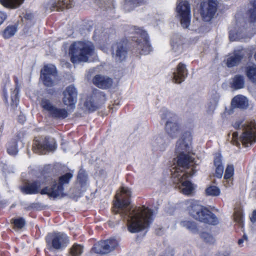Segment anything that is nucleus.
Listing matches in <instances>:
<instances>
[{
  "label": "nucleus",
  "instance_id": "obj_1",
  "mask_svg": "<svg viewBox=\"0 0 256 256\" xmlns=\"http://www.w3.org/2000/svg\"><path fill=\"white\" fill-rule=\"evenodd\" d=\"M131 192L129 188L122 187L120 193L116 195L113 212L118 214L127 222L128 230L135 233L147 228L152 221V212L144 206L132 208L130 202Z\"/></svg>",
  "mask_w": 256,
  "mask_h": 256
},
{
  "label": "nucleus",
  "instance_id": "obj_2",
  "mask_svg": "<svg viewBox=\"0 0 256 256\" xmlns=\"http://www.w3.org/2000/svg\"><path fill=\"white\" fill-rule=\"evenodd\" d=\"M173 182L179 184L181 192L186 195L191 194L194 190L193 184L186 179L196 172L194 161H176L170 169Z\"/></svg>",
  "mask_w": 256,
  "mask_h": 256
},
{
  "label": "nucleus",
  "instance_id": "obj_3",
  "mask_svg": "<svg viewBox=\"0 0 256 256\" xmlns=\"http://www.w3.org/2000/svg\"><path fill=\"white\" fill-rule=\"evenodd\" d=\"M184 204L189 214L196 220L212 225L218 223L216 216L210 210L200 204L196 200H189Z\"/></svg>",
  "mask_w": 256,
  "mask_h": 256
},
{
  "label": "nucleus",
  "instance_id": "obj_4",
  "mask_svg": "<svg viewBox=\"0 0 256 256\" xmlns=\"http://www.w3.org/2000/svg\"><path fill=\"white\" fill-rule=\"evenodd\" d=\"M94 52V46L89 41L74 42L69 48L71 61L74 64L88 62L89 57L92 56Z\"/></svg>",
  "mask_w": 256,
  "mask_h": 256
},
{
  "label": "nucleus",
  "instance_id": "obj_5",
  "mask_svg": "<svg viewBox=\"0 0 256 256\" xmlns=\"http://www.w3.org/2000/svg\"><path fill=\"white\" fill-rule=\"evenodd\" d=\"M192 135L190 132H184L176 142L175 154L176 160H195L194 154L191 152Z\"/></svg>",
  "mask_w": 256,
  "mask_h": 256
},
{
  "label": "nucleus",
  "instance_id": "obj_6",
  "mask_svg": "<svg viewBox=\"0 0 256 256\" xmlns=\"http://www.w3.org/2000/svg\"><path fill=\"white\" fill-rule=\"evenodd\" d=\"M236 129H242L240 142L245 147H248L256 142V122L254 121L242 122L236 121L234 124Z\"/></svg>",
  "mask_w": 256,
  "mask_h": 256
},
{
  "label": "nucleus",
  "instance_id": "obj_7",
  "mask_svg": "<svg viewBox=\"0 0 256 256\" xmlns=\"http://www.w3.org/2000/svg\"><path fill=\"white\" fill-rule=\"evenodd\" d=\"M132 40L136 42V52L141 54H147L152 50V47L148 41V38L146 31L136 26L130 28Z\"/></svg>",
  "mask_w": 256,
  "mask_h": 256
},
{
  "label": "nucleus",
  "instance_id": "obj_8",
  "mask_svg": "<svg viewBox=\"0 0 256 256\" xmlns=\"http://www.w3.org/2000/svg\"><path fill=\"white\" fill-rule=\"evenodd\" d=\"M160 112L161 122L165 123L166 132L172 138H176L181 130L176 116L166 109H163Z\"/></svg>",
  "mask_w": 256,
  "mask_h": 256
},
{
  "label": "nucleus",
  "instance_id": "obj_9",
  "mask_svg": "<svg viewBox=\"0 0 256 256\" xmlns=\"http://www.w3.org/2000/svg\"><path fill=\"white\" fill-rule=\"evenodd\" d=\"M57 145L56 140L52 138L35 139L33 144V151L39 154H45L47 152L56 150Z\"/></svg>",
  "mask_w": 256,
  "mask_h": 256
},
{
  "label": "nucleus",
  "instance_id": "obj_10",
  "mask_svg": "<svg viewBox=\"0 0 256 256\" xmlns=\"http://www.w3.org/2000/svg\"><path fill=\"white\" fill-rule=\"evenodd\" d=\"M176 12L181 26L184 28H188L190 22V7L186 0H178Z\"/></svg>",
  "mask_w": 256,
  "mask_h": 256
},
{
  "label": "nucleus",
  "instance_id": "obj_11",
  "mask_svg": "<svg viewBox=\"0 0 256 256\" xmlns=\"http://www.w3.org/2000/svg\"><path fill=\"white\" fill-rule=\"evenodd\" d=\"M49 249L61 250L66 248L68 243L67 236L64 233L54 232L49 234L46 237Z\"/></svg>",
  "mask_w": 256,
  "mask_h": 256
},
{
  "label": "nucleus",
  "instance_id": "obj_12",
  "mask_svg": "<svg viewBox=\"0 0 256 256\" xmlns=\"http://www.w3.org/2000/svg\"><path fill=\"white\" fill-rule=\"evenodd\" d=\"M218 6V0H207L201 3L200 14L204 20L210 21L214 16Z\"/></svg>",
  "mask_w": 256,
  "mask_h": 256
},
{
  "label": "nucleus",
  "instance_id": "obj_13",
  "mask_svg": "<svg viewBox=\"0 0 256 256\" xmlns=\"http://www.w3.org/2000/svg\"><path fill=\"white\" fill-rule=\"evenodd\" d=\"M57 76L56 68L52 64L45 66L41 70L40 78L47 87L52 86Z\"/></svg>",
  "mask_w": 256,
  "mask_h": 256
},
{
  "label": "nucleus",
  "instance_id": "obj_14",
  "mask_svg": "<svg viewBox=\"0 0 256 256\" xmlns=\"http://www.w3.org/2000/svg\"><path fill=\"white\" fill-rule=\"evenodd\" d=\"M104 93L100 90H96L93 94L88 97L85 102L86 107L91 112L95 111L100 105L106 101Z\"/></svg>",
  "mask_w": 256,
  "mask_h": 256
},
{
  "label": "nucleus",
  "instance_id": "obj_15",
  "mask_svg": "<svg viewBox=\"0 0 256 256\" xmlns=\"http://www.w3.org/2000/svg\"><path fill=\"white\" fill-rule=\"evenodd\" d=\"M118 246V242L116 240H107L94 244L92 250L97 254H106L114 250Z\"/></svg>",
  "mask_w": 256,
  "mask_h": 256
},
{
  "label": "nucleus",
  "instance_id": "obj_16",
  "mask_svg": "<svg viewBox=\"0 0 256 256\" xmlns=\"http://www.w3.org/2000/svg\"><path fill=\"white\" fill-rule=\"evenodd\" d=\"M63 102L68 106L74 108L77 101L78 92L74 86H70L63 92Z\"/></svg>",
  "mask_w": 256,
  "mask_h": 256
},
{
  "label": "nucleus",
  "instance_id": "obj_17",
  "mask_svg": "<svg viewBox=\"0 0 256 256\" xmlns=\"http://www.w3.org/2000/svg\"><path fill=\"white\" fill-rule=\"evenodd\" d=\"M73 4V0H50L46 6V10L62 11L69 8Z\"/></svg>",
  "mask_w": 256,
  "mask_h": 256
},
{
  "label": "nucleus",
  "instance_id": "obj_18",
  "mask_svg": "<svg viewBox=\"0 0 256 256\" xmlns=\"http://www.w3.org/2000/svg\"><path fill=\"white\" fill-rule=\"evenodd\" d=\"M188 70L185 64L180 62L172 72V80L176 84H180L188 76Z\"/></svg>",
  "mask_w": 256,
  "mask_h": 256
},
{
  "label": "nucleus",
  "instance_id": "obj_19",
  "mask_svg": "<svg viewBox=\"0 0 256 256\" xmlns=\"http://www.w3.org/2000/svg\"><path fill=\"white\" fill-rule=\"evenodd\" d=\"M127 54V49L122 42H117L112 46V56L116 62H121L125 60Z\"/></svg>",
  "mask_w": 256,
  "mask_h": 256
},
{
  "label": "nucleus",
  "instance_id": "obj_20",
  "mask_svg": "<svg viewBox=\"0 0 256 256\" xmlns=\"http://www.w3.org/2000/svg\"><path fill=\"white\" fill-rule=\"evenodd\" d=\"M246 50L240 48L234 50L232 56L227 59L226 65L228 68L237 66L245 56Z\"/></svg>",
  "mask_w": 256,
  "mask_h": 256
},
{
  "label": "nucleus",
  "instance_id": "obj_21",
  "mask_svg": "<svg viewBox=\"0 0 256 256\" xmlns=\"http://www.w3.org/2000/svg\"><path fill=\"white\" fill-rule=\"evenodd\" d=\"M94 84L99 88L106 89L112 84V80L110 78L102 74L96 75L92 80Z\"/></svg>",
  "mask_w": 256,
  "mask_h": 256
},
{
  "label": "nucleus",
  "instance_id": "obj_22",
  "mask_svg": "<svg viewBox=\"0 0 256 256\" xmlns=\"http://www.w3.org/2000/svg\"><path fill=\"white\" fill-rule=\"evenodd\" d=\"M41 184L38 181L26 184L20 187V190L23 194H36L40 192Z\"/></svg>",
  "mask_w": 256,
  "mask_h": 256
},
{
  "label": "nucleus",
  "instance_id": "obj_23",
  "mask_svg": "<svg viewBox=\"0 0 256 256\" xmlns=\"http://www.w3.org/2000/svg\"><path fill=\"white\" fill-rule=\"evenodd\" d=\"M252 35L246 34V30L244 28H239L238 30H230L229 38L230 40H240L246 38L247 37L250 38Z\"/></svg>",
  "mask_w": 256,
  "mask_h": 256
},
{
  "label": "nucleus",
  "instance_id": "obj_24",
  "mask_svg": "<svg viewBox=\"0 0 256 256\" xmlns=\"http://www.w3.org/2000/svg\"><path fill=\"white\" fill-rule=\"evenodd\" d=\"M170 44L173 51L176 54L182 52L183 50V40L180 36L178 34L173 36Z\"/></svg>",
  "mask_w": 256,
  "mask_h": 256
},
{
  "label": "nucleus",
  "instance_id": "obj_25",
  "mask_svg": "<svg viewBox=\"0 0 256 256\" xmlns=\"http://www.w3.org/2000/svg\"><path fill=\"white\" fill-rule=\"evenodd\" d=\"M232 106L234 108L242 109L246 108L248 106L247 98L243 96L238 95L234 96L232 101Z\"/></svg>",
  "mask_w": 256,
  "mask_h": 256
},
{
  "label": "nucleus",
  "instance_id": "obj_26",
  "mask_svg": "<svg viewBox=\"0 0 256 256\" xmlns=\"http://www.w3.org/2000/svg\"><path fill=\"white\" fill-rule=\"evenodd\" d=\"M6 152L11 156H16L18 152V143L16 140L11 138L8 142L6 144Z\"/></svg>",
  "mask_w": 256,
  "mask_h": 256
},
{
  "label": "nucleus",
  "instance_id": "obj_27",
  "mask_svg": "<svg viewBox=\"0 0 256 256\" xmlns=\"http://www.w3.org/2000/svg\"><path fill=\"white\" fill-rule=\"evenodd\" d=\"M24 0H0V4L6 8L16 9L20 7Z\"/></svg>",
  "mask_w": 256,
  "mask_h": 256
},
{
  "label": "nucleus",
  "instance_id": "obj_28",
  "mask_svg": "<svg viewBox=\"0 0 256 256\" xmlns=\"http://www.w3.org/2000/svg\"><path fill=\"white\" fill-rule=\"evenodd\" d=\"M152 145L155 150L162 151L167 146V143L161 136H159L152 141Z\"/></svg>",
  "mask_w": 256,
  "mask_h": 256
},
{
  "label": "nucleus",
  "instance_id": "obj_29",
  "mask_svg": "<svg viewBox=\"0 0 256 256\" xmlns=\"http://www.w3.org/2000/svg\"><path fill=\"white\" fill-rule=\"evenodd\" d=\"M52 117L58 119H64L68 117V112L65 108H54L50 114Z\"/></svg>",
  "mask_w": 256,
  "mask_h": 256
},
{
  "label": "nucleus",
  "instance_id": "obj_30",
  "mask_svg": "<svg viewBox=\"0 0 256 256\" xmlns=\"http://www.w3.org/2000/svg\"><path fill=\"white\" fill-rule=\"evenodd\" d=\"M220 96L218 94H214L210 98V102L208 103L207 106V112L210 114H212L214 112L215 110L218 100Z\"/></svg>",
  "mask_w": 256,
  "mask_h": 256
},
{
  "label": "nucleus",
  "instance_id": "obj_31",
  "mask_svg": "<svg viewBox=\"0 0 256 256\" xmlns=\"http://www.w3.org/2000/svg\"><path fill=\"white\" fill-rule=\"evenodd\" d=\"M244 86V76L241 75H236L233 78L232 82L231 84L232 88L238 90L242 88Z\"/></svg>",
  "mask_w": 256,
  "mask_h": 256
},
{
  "label": "nucleus",
  "instance_id": "obj_32",
  "mask_svg": "<svg viewBox=\"0 0 256 256\" xmlns=\"http://www.w3.org/2000/svg\"><path fill=\"white\" fill-rule=\"evenodd\" d=\"M180 225L192 232L196 233L198 232L196 224L193 221L188 220H182L180 222Z\"/></svg>",
  "mask_w": 256,
  "mask_h": 256
},
{
  "label": "nucleus",
  "instance_id": "obj_33",
  "mask_svg": "<svg viewBox=\"0 0 256 256\" xmlns=\"http://www.w3.org/2000/svg\"><path fill=\"white\" fill-rule=\"evenodd\" d=\"M143 0H125L124 9L127 12H130L141 4Z\"/></svg>",
  "mask_w": 256,
  "mask_h": 256
},
{
  "label": "nucleus",
  "instance_id": "obj_34",
  "mask_svg": "<svg viewBox=\"0 0 256 256\" xmlns=\"http://www.w3.org/2000/svg\"><path fill=\"white\" fill-rule=\"evenodd\" d=\"M18 30V25H10L8 26L3 32V36L5 38H9L14 36Z\"/></svg>",
  "mask_w": 256,
  "mask_h": 256
},
{
  "label": "nucleus",
  "instance_id": "obj_35",
  "mask_svg": "<svg viewBox=\"0 0 256 256\" xmlns=\"http://www.w3.org/2000/svg\"><path fill=\"white\" fill-rule=\"evenodd\" d=\"M11 100H12V104H11L13 106H16L18 102V94L20 92V87L19 86L16 84V86L14 89L11 88Z\"/></svg>",
  "mask_w": 256,
  "mask_h": 256
},
{
  "label": "nucleus",
  "instance_id": "obj_36",
  "mask_svg": "<svg viewBox=\"0 0 256 256\" xmlns=\"http://www.w3.org/2000/svg\"><path fill=\"white\" fill-rule=\"evenodd\" d=\"M50 190V197L56 198L62 194L64 187L60 184H57L56 182H54Z\"/></svg>",
  "mask_w": 256,
  "mask_h": 256
},
{
  "label": "nucleus",
  "instance_id": "obj_37",
  "mask_svg": "<svg viewBox=\"0 0 256 256\" xmlns=\"http://www.w3.org/2000/svg\"><path fill=\"white\" fill-rule=\"evenodd\" d=\"M246 74L249 80L256 84V66H248L246 69Z\"/></svg>",
  "mask_w": 256,
  "mask_h": 256
},
{
  "label": "nucleus",
  "instance_id": "obj_38",
  "mask_svg": "<svg viewBox=\"0 0 256 256\" xmlns=\"http://www.w3.org/2000/svg\"><path fill=\"white\" fill-rule=\"evenodd\" d=\"M206 194L208 196H217L220 194V189L214 186H210L205 190Z\"/></svg>",
  "mask_w": 256,
  "mask_h": 256
},
{
  "label": "nucleus",
  "instance_id": "obj_39",
  "mask_svg": "<svg viewBox=\"0 0 256 256\" xmlns=\"http://www.w3.org/2000/svg\"><path fill=\"white\" fill-rule=\"evenodd\" d=\"M40 106L44 110L48 111L50 114L54 107L50 100L46 98H42V99Z\"/></svg>",
  "mask_w": 256,
  "mask_h": 256
},
{
  "label": "nucleus",
  "instance_id": "obj_40",
  "mask_svg": "<svg viewBox=\"0 0 256 256\" xmlns=\"http://www.w3.org/2000/svg\"><path fill=\"white\" fill-rule=\"evenodd\" d=\"M78 181L82 186H85L88 181V176L84 170H80L78 175Z\"/></svg>",
  "mask_w": 256,
  "mask_h": 256
},
{
  "label": "nucleus",
  "instance_id": "obj_41",
  "mask_svg": "<svg viewBox=\"0 0 256 256\" xmlns=\"http://www.w3.org/2000/svg\"><path fill=\"white\" fill-rule=\"evenodd\" d=\"M73 173L71 172H67L59 178V184L62 186L66 184H68L70 180L73 177Z\"/></svg>",
  "mask_w": 256,
  "mask_h": 256
},
{
  "label": "nucleus",
  "instance_id": "obj_42",
  "mask_svg": "<svg viewBox=\"0 0 256 256\" xmlns=\"http://www.w3.org/2000/svg\"><path fill=\"white\" fill-rule=\"evenodd\" d=\"M252 8L248 10L250 19L252 22H256V0L250 2Z\"/></svg>",
  "mask_w": 256,
  "mask_h": 256
},
{
  "label": "nucleus",
  "instance_id": "obj_43",
  "mask_svg": "<svg viewBox=\"0 0 256 256\" xmlns=\"http://www.w3.org/2000/svg\"><path fill=\"white\" fill-rule=\"evenodd\" d=\"M214 166L216 167L215 176L220 178L222 176L224 169L222 161H214Z\"/></svg>",
  "mask_w": 256,
  "mask_h": 256
},
{
  "label": "nucleus",
  "instance_id": "obj_44",
  "mask_svg": "<svg viewBox=\"0 0 256 256\" xmlns=\"http://www.w3.org/2000/svg\"><path fill=\"white\" fill-rule=\"evenodd\" d=\"M200 238L206 243L213 244L215 242L214 237L210 233L203 232L200 234Z\"/></svg>",
  "mask_w": 256,
  "mask_h": 256
},
{
  "label": "nucleus",
  "instance_id": "obj_45",
  "mask_svg": "<svg viewBox=\"0 0 256 256\" xmlns=\"http://www.w3.org/2000/svg\"><path fill=\"white\" fill-rule=\"evenodd\" d=\"M82 252V246L80 244L74 245L70 250V253L72 256H80Z\"/></svg>",
  "mask_w": 256,
  "mask_h": 256
},
{
  "label": "nucleus",
  "instance_id": "obj_46",
  "mask_svg": "<svg viewBox=\"0 0 256 256\" xmlns=\"http://www.w3.org/2000/svg\"><path fill=\"white\" fill-rule=\"evenodd\" d=\"M13 224L15 229H21L26 224V220L22 218H19L14 220Z\"/></svg>",
  "mask_w": 256,
  "mask_h": 256
},
{
  "label": "nucleus",
  "instance_id": "obj_47",
  "mask_svg": "<svg viewBox=\"0 0 256 256\" xmlns=\"http://www.w3.org/2000/svg\"><path fill=\"white\" fill-rule=\"evenodd\" d=\"M234 168L232 165H228L226 168L224 178L228 180L230 178L234 175Z\"/></svg>",
  "mask_w": 256,
  "mask_h": 256
},
{
  "label": "nucleus",
  "instance_id": "obj_48",
  "mask_svg": "<svg viewBox=\"0 0 256 256\" xmlns=\"http://www.w3.org/2000/svg\"><path fill=\"white\" fill-rule=\"evenodd\" d=\"M24 134L23 131H20L18 132L16 136L12 138V140H16V143H18V142H22L24 138Z\"/></svg>",
  "mask_w": 256,
  "mask_h": 256
},
{
  "label": "nucleus",
  "instance_id": "obj_49",
  "mask_svg": "<svg viewBox=\"0 0 256 256\" xmlns=\"http://www.w3.org/2000/svg\"><path fill=\"white\" fill-rule=\"evenodd\" d=\"M238 132H234L232 134V140L234 144L236 145L237 146H239L240 144V142H238Z\"/></svg>",
  "mask_w": 256,
  "mask_h": 256
},
{
  "label": "nucleus",
  "instance_id": "obj_50",
  "mask_svg": "<svg viewBox=\"0 0 256 256\" xmlns=\"http://www.w3.org/2000/svg\"><path fill=\"white\" fill-rule=\"evenodd\" d=\"M72 146H76V144H74V143L70 144L69 143L66 142H62V148L64 152H66L68 148L70 146L72 147Z\"/></svg>",
  "mask_w": 256,
  "mask_h": 256
},
{
  "label": "nucleus",
  "instance_id": "obj_51",
  "mask_svg": "<svg viewBox=\"0 0 256 256\" xmlns=\"http://www.w3.org/2000/svg\"><path fill=\"white\" fill-rule=\"evenodd\" d=\"M51 188L46 187L42 189L41 190H40V192L42 194H48L50 197Z\"/></svg>",
  "mask_w": 256,
  "mask_h": 256
},
{
  "label": "nucleus",
  "instance_id": "obj_52",
  "mask_svg": "<svg viewBox=\"0 0 256 256\" xmlns=\"http://www.w3.org/2000/svg\"><path fill=\"white\" fill-rule=\"evenodd\" d=\"M6 17H7V16L5 12L0 11V26L6 20Z\"/></svg>",
  "mask_w": 256,
  "mask_h": 256
},
{
  "label": "nucleus",
  "instance_id": "obj_53",
  "mask_svg": "<svg viewBox=\"0 0 256 256\" xmlns=\"http://www.w3.org/2000/svg\"><path fill=\"white\" fill-rule=\"evenodd\" d=\"M234 218L235 221L239 224H242V216L240 214H236L234 215Z\"/></svg>",
  "mask_w": 256,
  "mask_h": 256
},
{
  "label": "nucleus",
  "instance_id": "obj_54",
  "mask_svg": "<svg viewBox=\"0 0 256 256\" xmlns=\"http://www.w3.org/2000/svg\"><path fill=\"white\" fill-rule=\"evenodd\" d=\"M222 158V154L219 152L214 154V160H221Z\"/></svg>",
  "mask_w": 256,
  "mask_h": 256
},
{
  "label": "nucleus",
  "instance_id": "obj_55",
  "mask_svg": "<svg viewBox=\"0 0 256 256\" xmlns=\"http://www.w3.org/2000/svg\"><path fill=\"white\" fill-rule=\"evenodd\" d=\"M3 94H4V100L6 103H8V95L7 94L6 90L5 88H4L3 90Z\"/></svg>",
  "mask_w": 256,
  "mask_h": 256
},
{
  "label": "nucleus",
  "instance_id": "obj_56",
  "mask_svg": "<svg viewBox=\"0 0 256 256\" xmlns=\"http://www.w3.org/2000/svg\"><path fill=\"white\" fill-rule=\"evenodd\" d=\"M250 220L253 223L256 222V210L253 212L252 216L250 218Z\"/></svg>",
  "mask_w": 256,
  "mask_h": 256
},
{
  "label": "nucleus",
  "instance_id": "obj_57",
  "mask_svg": "<svg viewBox=\"0 0 256 256\" xmlns=\"http://www.w3.org/2000/svg\"><path fill=\"white\" fill-rule=\"evenodd\" d=\"M247 240V238L246 236L244 235L242 238H240L238 240V245L240 246H242V244L244 242V240Z\"/></svg>",
  "mask_w": 256,
  "mask_h": 256
},
{
  "label": "nucleus",
  "instance_id": "obj_58",
  "mask_svg": "<svg viewBox=\"0 0 256 256\" xmlns=\"http://www.w3.org/2000/svg\"><path fill=\"white\" fill-rule=\"evenodd\" d=\"M18 120L20 122L23 123L25 121L26 118L24 116H19Z\"/></svg>",
  "mask_w": 256,
  "mask_h": 256
},
{
  "label": "nucleus",
  "instance_id": "obj_59",
  "mask_svg": "<svg viewBox=\"0 0 256 256\" xmlns=\"http://www.w3.org/2000/svg\"><path fill=\"white\" fill-rule=\"evenodd\" d=\"M164 256H172V255L170 252H168V253H166Z\"/></svg>",
  "mask_w": 256,
  "mask_h": 256
},
{
  "label": "nucleus",
  "instance_id": "obj_60",
  "mask_svg": "<svg viewBox=\"0 0 256 256\" xmlns=\"http://www.w3.org/2000/svg\"><path fill=\"white\" fill-rule=\"evenodd\" d=\"M254 58L255 60L256 61V53L254 54Z\"/></svg>",
  "mask_w": 256,
  "mask_h": 256
},
{
  "label": "nucleus",
  "instance_id": "obj_61",
  "mask_svg": "<svg viewBox=\"0 0 256 256\" xmlns=\"http://www.w3.org/2000/svg\"><path fill=\"white\" fill-rule=\"evenodd\" d=\"M228 186H230V184H229V182H228Z\"/></svg>",
  "mask_w": 256,
  "mask_h": 256
}]
</instances>
